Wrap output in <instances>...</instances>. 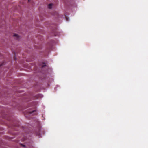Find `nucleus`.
Listing matches in <instances>:
<instances>
[{
  "label": "nucleus",
  "instance_id": "423d86ee",
  "mask_svg": "<svg viewBox=\"0 0 148 148\" xmlns=\"http://www.w3.org/2000/svg\"><path fill=\"white\" fill-rule=\"evenodd\" d=\"M66 20L67 21H68V18H66Z\"/></svg>",
  "mask_w": 148,
  "mask_h": 148
},
{
  "label": "nucleus",
  "instance_id": "0eeeda50",
  "mask_svg": "<svg viewBox=\"0 0 148 148\" xmlns=\"http://www.w3.org/2000/svg\"><path fill=\"white\" fill-rule=\"evenodd\" d=\"M28 2H29V0H28Z\"/></svg>",
  "mask_w": 148,
  "mask_h": 148
},
{
  "label": "nucleus",
  "instance_id": "f257e3e1",
  "mask_svg": "<svg viewBox=\"0 0 148 148\" xmlns=\"http://www.w3.org/2000/svg\"><path fill=\"white\" fill-rule=\"evenodd\" d=\"M52 5V4H49L48 6V8L49 9H51Z\"/></svg>",
  "mask_w": 148,
  "mask_h": 148
},
{
  "label": "nucleus",
  "instance_id": "39448f33",
  "mask_svg": "<svg viewBox=\"0 0 148 148\" xmlns=\"http://www.w3.org/2000/svg\"><path fill=\"white\" fill-rule=\"evenodd\" d=\"M45 66H46V65H44L43 66H42V68H43V67H44Z\"/></svg>",
  "mask_w": 148,
  "mask_h": 148
},
{
  "label": "nucleus",
  "instance_id": "f03ea898",
  "mask_svg": "<svg viewBox=\"0 0 148 148\" xmlns=\"http://www.w3.org/2000/svg\"><path fill=\"white\" fill-rule=\"evenodd\" d=\"M14 37H17V39H18L19 38V36L16 34H14Z\"/></svg>",
  "mask_w": 148,
  "mask_h": 148
},
{
  "label": "nucleus",
  "instance_id": "7ed1b4c3",
  "mask_svg": "<svg viewBox=\"0 0 148 148\" xmlns=\"http://www.w3.org/2000/svg\"><path fill=\"white\" fill-rule=\"evenodd\" d=\"M35 111V110H33V111H32V112H29V114H32V113H34V112Z\"/></svg>",
  "mask_w": 148,
  "mask_h": 148
},
{
  "label": "nucleus",
  "instance_id": "20e7f679",
  "mask_svg": "<svg viewBox=\"0 0 148 148\" xmlns=\"http://www.w3.org/2000/svg\"><path fill=\"white\" fill-rule=\"evenodd\" d=\"M21 145L22 146V147H24V148L25 147V145H24L21 144Z\"/></svg>",
  "mask_w": 148,
  "mask_h": 148
}]
</instances>
